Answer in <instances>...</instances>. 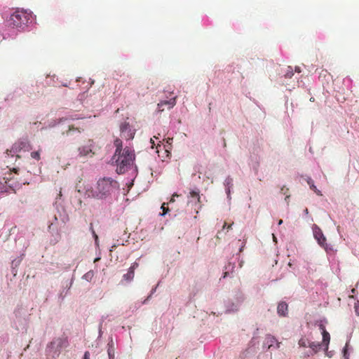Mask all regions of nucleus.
<instances>
[{
	"mask_svg": "<svg viewBox=\"0 0 359 359\" xmlns=\"http://www.w3.org/2000/svg\"><path fill=\"white\" fill-rule=\"evenodd\" d=\"M120 131L122 137L126 140H131L134 137L135 133L131 130L130 126L127 121L121 123L120 125Z\"/></svg>",
	"mask_w": 359,
	"mask_h": 359,
	"instance_id": "0eeeda50",
	"label": "nucleus"
},
{
	"mask_svg": "<svg viewBox=\"0 0 359 359\" xmlns=\"http://www.w3.org/2000/svg\"><path fill=\"white\" fill-rule=\"evenodd\" d=\"M224 184H225L226 187H227L226 188L227 192L229 193L230 188L232 187V186H233V179L230 177H226V179L225 180Z\"/></svg>",
	"mask_w": 359,
	"mask_h": 359,
	"instance_id": "f3484780",
	"label": "nucleus"
},
{
	"mask_svg": "<svg viewBox=\"0 0 359 359\" xmlns=\"http://www.w3.org/2000/svg\"><path fill=\"white\" fill-rule=\"evenodd\" d=\"M304 212H305L306 215L309 213V210H308V209H307V208H306V209L304 210Z\"/></svg>",
	"mask_w": 359,
	"mask_h": 359,
	"instance_id": "c9c22d12",
	"label": "nucleus"
},
{
	"mask_svg": "<svg viewBox=\"0 0 359 359\" xmlns=\"http://www.w3.org/2000/svg\"><path fill=\"white\" fill-rule=\"evenodd\" d=\"M109 359H114V356H109Z\"/></svg>",
	"mask_w": 359,
	"mask_h": 359,
	"instance_id": "ea45409f",
	"label": "nucleus"
},
{
	"mask_svg": "<svg viewBox=\"0 0 359 359\" xmlns=\"http://www.w3.org/2000/svg\"><path fill=\"white\" fill-rule=\"evenodd\" d=\"M189 196L191 198H196L197 202L201 203L200 191L198 190H191L189 192Z\"/></svg>",
	"mask_w": 359,
	"mask_h": 359,
	"instance_id": "dca6fc26",
	"label": "nucleus"
},
{
	"mask_svg": "<svg viewBox=\"0 0 359 359\" xmlns=\"http://www.w3.org/2000/svg\"><path fill=\"white\" fill-rule=\"evenodd\" d=\"M167 205V203H163L161 205V209L163 210V214L162 215H165L168 211H169V209L168 208L165 207V205Z\"/></svg>",
	"mask_w": 359,
	"mask_h": 359,
	"instance_id": "b1692460",
	"label": "nucleus"
},
{
	"mask_svg": "<svg viewBox=\"0 0 359 359\" xmlns=\"http://www.w3.org/2000/svg\"><path fill=\"white\" fill-rule=\"evenodd\" d=\"M83 359H90V353L88 351L85 352Z\"/></svg>",
	"mask_w": 359,
	"mask_h": 359,
	"instance_id": "c85d7f7f",
	"label": "nucleus"
},
{
	"mask_svg": "<svg viewBox=\"0 0 359 359\" xmlns=\"http://www.w3.org/2000/svg\"><path fill=\"white\" fill-rule=\"evenodd\" d=\"M57 346V351H60L62 348L67 347L68 340L67 337L57 338L50 343V346Z\"/></svg>",
	"mask_w": 359,
	"mask_h": 359,
	"instance_id": "9d476101",
	"label": "nucleus"
},
{
	"mask_svg": "<svg viewBox=\"0 0 359 359\" xmlns=\"http://www.w3.org/2000/svg\"><path fill=\"white\" fill-rule=\"evenodd\" d=\"M281 191H282V193H283V194H285V189H284V188H282V189H281Z\"/></svg>",
	"mask_w": 359,
	"mask_h": 359,
	"instance_id": "f704fd0d",
	"label": "nucleus"
},
{
	"mask_svg": "<svg viewBox=\"0 0 359 359\" xmlns=\"http://www.w3.org/2000/svg\"><path fill=\"white\" fill-rule=\"evenodd\" d=\"M282 223H283V220H282V219H280V220L278 221V225H280Z\"/></svg>",
	"mask_w": 359,
	"mask_h": 359,
	"instance_id": "e433bc0d",
	"label": "nucleus"
},
{
	"mask_svg": "<svg viewBox=\"0 0 359 359\" xmlns=\"http://www.w3.org/2000/svg\"><path fill=\"white\" fill-rule=\"evenodd\" d=\"M173 201H174V199H173V198H172V199L170 200V202H173Z\"/></svg>",
	"mask_w": 359,
	"mask_h": 359,
	"instance_id": "09e8293b",
	"label": "nucleus"
},
{
	"mask_svg": "<svg viewBox=\"0 0 359 359\" xmlns=\"http://www.w3.org/2000/svg\"><path fill=\"white\" fill-rule=\"evenodd\" d=\"M277 313L280 317H286L288 314V304L285 302H280L277 306Z\"/></svg>",
	"mask_w": 359,
	"mask_h": 359,
	"instance_id": "1a4fd4ad",
	"label": "nucleus"
},
{
	"mask_svg": "<svg viewBox=\"0 0 359 359\" xmlns=\"http://www.w3.org/2000/svg\"><path fill=\"white\" fill-rule=\"evenodd\" d=\"M231 224H230V225H226V228H227L228 229H230V228H231Z\"/></svg>",
	"mask_w": 359,
	"mask_h": 359,
	"instance_id": "4c0bfd02",
	"label": "nucleus"
},
{
	"mask_svg": "<svg viewBox=\"0 0 359 359\" xmlns=\"http://www.w3.org/2000/svg\"><path fill=\"white\" fill-rule=\"evenodd\" d=\"M13 171L15 173H18V168H13Z\"/></svg>",
	"mask_w": 359,
	"mask_h": 359,
	"instance_id": "2f4dec72",
	"label": "nucleus"
},
{
	"mask_svg": "<svg viewBox=\"0 0 359 359\" xmlns=\"http://www.w3.org/2000/svg\"><path fill=\"white\" fill-rule=\"evenodd\" d=\"M119 189V184L111 177L100 179L95 187H90L86 190V196L88 198L97 199H106L113 193Z\"/></svg>",
	"mask_w": 359,
	"mask_h": 359,
	"instance_id": "f257e3e1",
	"label": "nucleus"
},
{
	"mask_svg": "<svg viewBox=\"0 0 359 359\" xmlns=\"http://www.w3.org/2000/svg\"><path fill=\"white\" fill-rule=\"evenodd\" d=\"M309 343L310 341L307 339L302 337L299 340L298 344L300 347L306 348L309 346Z\"/></svg>",
	"mask_w": 359,
	"mask_h": 359,
	"instance_id": "a211bd4d",
	"label": "nucleus"
},
{
	"mask_svg": "<svg viewBox=\"0 0 359 359\" xmlns=\"http://www.w3.org/2000/svg\"><path fill=\"white\" fill-rule=\"evenodd\" d=\"M313 232L314 238L317 240L318 244L327 251L328 245L326 243V238L323 235L322 230L316 224H314L313 226Z\"/></svg>",
	"mask_w": 359,
	"mask_h": 359,
	"instance_id": "423d86ee",
	"label": "nucleus"
},
{
	"mask_svg": "<svg viewBox=\"0 0 359 359\" xmlns=\"http://www.w3.org/2000/svg\"><path fill=\"white\" fill-rule=\"evenodd\" d=\"M93 149V141L92 140H88L86 144L82 145L78 148V156L80 158L92 157L94 155Z\"/></svg>",
	"mask_w": 359,
	"mask_h": 359,
	"instance_id": "39448f33",
	"label": "nucleus"
},
{
	"mask_svg": "<svg viewBox=\"0 0 359 359\" xmlns=\"http://www.w3.org/2000/svg\"><path fill=\"white\" fill-rule=\"evenodd\" d=\"M228 275V272H224L223 278H226Z\"/></svg>",
	"mask_w": 359,
	"mask_h": 359,
	"instance_id": "473e14b6",
	"label": "nucleus"
},
{
	"mask_svg": "<svg viewBox=\"0 0 359 359\" xmlns=\"http://www.w3.org/2000/svg\"><path fill=\"white\" fill-rule=\"evenodd\" d=\"M114 146L116 147L115 153H116V155H118L120 153V151L123 150V142H122L121 140L116 138L114 140Z\"/></svg>",
	"mask_w": 359,
	"mask_h": 359,
	"instance_id": "4468645a",
	"label": "nucleus"
},
{
	"mask_svg": "<svg viewBox=\"0 0 359 359\" xmlns=\"http://www.w3.org/2000/svg\"><path fill=\"white\" fill-rule=\"evenodd\" d=\"M281 191H282V193H283V194H285V189H284V188H282V189H281Z\"/></svg>",
	"mask_w": 359,
	"mask_h": 359,
	"instance_id": "72a5a7b5",
	"label": "nucleus"
},
{
	"mask_svg": "<svg viewBox=\"0 0 359 359\" xmlns=\"http://www.w3.org/2000/svg\"><path fill=\"white\" fill-rule=\"evenodd\" d=\"M238 242L241 243V248L239 250V252H241L243 251V248H244V246L245 245V241H241V240H239Z\"/></svg>",
	"mask_w": 359,
	"mask_h": 359,
	"instance_id": "cd10ccee",
	"label": "nucleus"
},
{
	"mask_svg": "<svg viewBox=\"0 0 359 359\" xmlns=\"http://www.w3.org/2000/svg\"><path fill=\"white\" fill-rule=\"evenodd\" d=\"M85 130L84 126H78L75 124H69L66 128L61 129V134L66 136H73L77 134H81Z\"/></svg>",
	"mask_w": 359,
	"mask_h": 359,
	"instance_id": "20e7f679",
	"label": "nucleus"
},
{
	"mask_svg": "<svg viewBox=\"0 0 359 359\" xmlns=\"http://www.w3.org/2000/svg\"><path fill=\"white\" fill-rule=\"evenodd\" d=\"M112 160L116 163L117 173L123 174L133 165L135 161L134 151L126 147L118 155L114 153Z\"/></svg>",
	"mask_w": 359,
	"mask_h": 359,
	"instance_id": "f03ea898",
	"label": "nucleus"
},
{
	"mask_svg": "<svg viewBox=\"0 0 359 359\" xmlns=\"http://www.w3.org/2000/svg\"><path fill=\"white\" fill-rule=\"evenodd\" d=\"M134 276L135 272L129 269L128 273L123 276V278L125 280L130 281L133 279Z\"/></svg>",
	"mask_w": 359,
	"mask_h": 359,
	"instance_id": "6ab92c4d",
	"label": "nucleus"
},
{
	"mask_svg": "<svg viewBox=\"0 0 359 359\" xmlns=\"http://www.w3.org/2000/svg\"><path fill=\"white\" fill-rule=\"evenodd\" d=\"M172 196H178V195L175 194Z\"/></svg>",
	"mask_w": 359,
	"mask_h": 359,
	"instance_id": "49530a36",
	"label": "nucleus"
},
{
	"mask_svg": "<svg viewBox=\"0 0 359 359\" xmlns=\"http://www.w3.org/2000/svg\"><path fill=\"white\" fill-rule=\"evenodd\" d=\"M30 15L24 11H16L10 17V24L13 27L23 29L27 26Z\"/></svg>",
	"mask_w": 359,
	"mask_h": 359,
	"instance_id": "7ed1b4c3",
	"label": "nucleus"
},
{
	"mask_svg": "<svg viewBox=\"0 0 359 359\" xmlns=\"http://www.w3.org/2000/svg\"><path fill=\"white\" fill-rule=\"evenodd\" d=\"M231 224H230V225H226V228H227L228 229H230V228H231Z\"/></svg>",
	"mask_w": 359,
	"mask_h": 359,
	"instance_id": "58836bf2",
	"label": "nucleus"
},
{
	"mask_svg": "<svg viewBox=\"0 0 359 359\" xmlns=\"http://www.w3.org/2000/svg\"><path fill=\"white\" fill-rule=\"evenodd\" d=\"M355 312L356 315L359 316V301L358 300L354 305Z\"/></svg>",
	"mask_w": 359,
	"mask_h": 359,
	"instance_id": "393cba45",
	"label": "nucleus"
},
{
	"mask_svg": "<svg viewBox=\"0 0 359 359\" xmlns=\"http://www.w3.org/2000/svg\"><path fill=\"white\" fill-rule=\"evenodd\" d=\"M307 183L310 186L311 189L315 191V193H316V194H318V196H322L321 191L320 190H318L317 189V187L315 186L313 181L312 180L311 178H310V177L308 178Z\"/></svg>",
	"mask_w": 359,
	"mask_h": 359,
	"instance_id": "2eb2a0df",
	"label": "nucleus"
},
{
	"mask_svg": "<svg viewBox=\"0 0 359 359\" xmlns=\"http://www.w3.org/2000/svg\"><path fill=\"white\" fill-rule=\"evenodd\" d=\"M322 346L323 344L321 343L312 341L309 343V347L311 349L313 353L314 354L319 351Z\"/></svg>",
	"mask_w": 359,
	"mask_h": 359,
	"instance_id": "f8f14e48",
	"label": "nucleus"
},
{
	"mask_svg": "<svg viewBox=\"0 0 359 359\" xmlns=\"http://www.w3.org/2000/svg\"><path fill=\"white\" fill-rule=\"evenodd\" d=\"M355 289H352V290H351V292H352L353 293H354V292H355Z\"/></svg>",
	"mask_w": 359,
	"mask_h": 359,
	"instance_id": "37998d69",
	"label": "nucleus"
},
{
	"mask_svg": "<svg viewBox=\"0 0 359 359\" xmlns=\"http://www.w3.org/2000/svg\"><path fill=\"white\" fill-rule=\"evenodd\" d=\"M107 353L109 356L115 355L114 343L112 339H111L109 343L107 344Z\"/></svg>",
	"mask_w": 359,
	"mask_h": 359,
	"instance_id": "ddd939ff",
	"label": "nucleus"
},
{
	"mask_svg": "<svg viewBox=\"0 0 359 359\" xmlns=\"http://www.w3.org/2000/svg\"><path fill=\"white\" fill-rule=\"evenodd\" d=\"M319 328L322 330V332H324V331H326L325 327L324 325H323V324L319 325Z\"/></svg>",
	"mask_w": 359,
	"mask_h": 359,
	"instance_id": "c756f323",
	"label": "nucleus"
},
{
	"mask_svg": "<svg viewBox=\"0 0 359 359\" xmlns=\"http://www.w3.org/2000/svg\"><path fill=\"white\" fill-rule=\"evenodd\" d=\"M8 152H9V151H8V150H6V153H7V154H8V155H9V153H8Z\"/></svg>",
	"mask_w": 359,
	"mask_h": 359,
	"instance_id": "a18cd8bd",
	"label": "nucleus"
},
{
	"mask_svg": "<svg viewBox=\"0 0 359 359\" xmlns=\"http://www.w3.org/2000/svg\"><path fill=\"white\" fill-rule=\"evenodd\" d=\"M93 276H94L93 271H90L83 275V278L86 280L87 281H90Z\"/></svg>",
	"mask_w": 359,
	"mask_h": 359,
	"instance_id": "412c9836",
	"label": "nucleus"
},
{
	"mask_svg": "<svg viewBox=\"0 0 359 359\" xmlns=\"http://www.w3.org/2000/svg\"><path fill=\"white\" fill-rule=\"evenodd\" d=\"M151 143L152 144H154V142L153 141V139H151Z\"/></svg>",
	"mask_w": 359,
	"mask_h": 359,
	"instance_id": "a19ab883",
	"label": "nucleus"
},
{
	"mask_svg": "<svg viewBox=\"0 0 359 359\" xmlns=\"http://www.w3.org/2000/svg\"><path fill=\"white\" fill-rule=\"evenodd\" d=\"M295 72H298V73H300L301 72V69L300 67H295Z\"/></svg>",
	"mask_w": 359,
	"mask_h": 359,
	"instance_id": "7c9ffc66",
	"label": "nucleus"
},
{
	"mask_svg": "<svg viewBox=\"0 0 359 359\" xmlns=\"http://www.w3.org/2000/svg\"><path fill=\"white\" fill-rule=\"evenodd\" d=\"M176 96L170 97L168 100H162L158 105L157 109L158 111H163L165 108L167 109H172L176 104Z\"/></svg>",
	"mask_w": 359,
	"mask_h": 359,
	"instance_id": "6e6552de",
	"label": "nucleus"
},
{
	"mask_svg": "<svg viewBox=\"0 0 359 359\" xmlns=\"http://www.w3.org/2000/svg\"><path fill=\"white\" fill-rule=\"evenodd\" d=\"M99 259H100V258H96V259L94 260V262H95L98 261Z\"/></svg>",
	"mask_w": 359,
	"mask_h": 359,
	"instance_id": "79ce46f5",
	"label": "nucleus"
},
{
	"mask_svg": "<svg viewBox=\"0 0 359 359\" xmlns=\"http://www.w3.org/2000/svg\"><path fill=\"white\" fill-rule=\"evenodd\" d=\"M139 266V264L137 262H134L130 267L129 268L130 270L135 272V270Z\"/></svg>",
	"mask_w": 359,
	"mask_h": 359,
	"instance_id": "a878e982",
	"label": "nucleus"
},
{
	"mask_svg": "<svg viewBox=\"0 0 359 359\" xmlns=\"http://www.w3.org/2000/svg\"><path fill=\"white\" fill-rule=\"evenodd\" d=\"M226 224L225 223V224H224V226H223V227H224V228H225V227H226Z\"/></svg>",
	"mask_w": 359,
	"mask_h": 359,
	"instance_id": "de8ad7c7",
	"label": "nucleus"
},
{
	"mask_svg": "<svg viewBox=\"0 0 359 359\" xmlns=\"http://www.w3.org/2000/svg\"><path fill=\"white\" fill-rule=\"evenodd\" d=\"M32 158L39 161L40 159V153L39 151H33L31 153Z\"/></svg>",
	"mask_w": 359,
	"mask_h": 359,
	"instance_id": "5701e85b",
	"label": "nucleus"
},
{
	"mask_svg": "<svg viewBox=\"0 0 359 359\" xmlns=\"http://www.w3.org/2000/svg\"><path fill=\"white\" fill-rule=\"evenodd\" d=\"M294 73H293V69L291 66H288L287 67V70H286V72L285 74V78H287V79H290L292 78V76H293Z\"/></svg>",
	"mask_w": 359,
	"mask_h": 359,
	"instance_id": "aec40b11",
	"label": "nucleus"
},
{
	"mask_svg": "<svg viewBox=\"0 0 359 359\" xmlns=\"http://www.w3.org/2000/svg\"><path fill=\"white\" fill-rule=\"evenodd\" d=\"M323 335V341L322 344L325 346V350L327 351L330 341V335L327 331H324V332H322Z\"/></svg>",
	"mask_w": 359,
	"mask_h": 359,
	"instance_id": "9b49d317",
	"label": "nucleus"
},
{
	"mask_svg": "<svg viewBox=\"0 0 359 359\" xmlns=\"http://www.w3.org/2000/svg\"><path fill=\"white\" fill-rule=\"evenodd\" d=\"M72 120L79 119V118H72Z\"/></svg>",
	"mask_w": 359,
	"mask_h": 359,
	"instance_id": "c03bdc74",
	"label": "nucleus"
},
{
	"mask_svg": "<svg viewBox=\"0 0 359 359\" xmlns=\"http://www.w3.org/2000/svg\"><path fill=\"white\" fill-rule=\"evenodd\" d=\"M90 229L93 233V236L95 238V243L97 244V242H98V236L96 234L94 229H93V224L91 223L90 225Z\"/></svg>",
	"mask_w": 359,
	"mask_h": 359,
	"instance_id": "4be33fe9",
	"label": "nucleus"
},
{
	"mask_svg": "<svg viewBox=\"0 0 359 359\" xmlns=\"http://www.w3.org/2000/svg\"><path fill=\"white\" fill-rule=\"evenodd\" d=\"M347 346H348L346 344V346L343 349L344 357L345 358V359H348V356H347Z\"/></svg>",
	"mask_w": 359,
	"mask_h": 359,
	"instance_id": "bb28decb",
	"label": "nucleus"
}]
</instances>
